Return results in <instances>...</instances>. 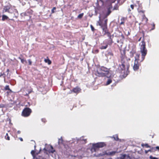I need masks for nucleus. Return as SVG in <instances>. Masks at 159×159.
<instances>
[{
	"label": "nucleus",
	"mask_w": 159,
	"mask_h": 159,
	"mask_svg": "<svg viewBox=\"0 0 159 159\" xmlns=\"http://www.w3.org/2000/svg\"><path fill=\"white\" fill-rule=\"evenodd\" d=\"M116 0H107L106 1V5L107 6V11L103 15H100L99 16V20L98 21L97 23V25L100 26L102 29L103 31L105 33L107 31L106 26L107 25V19H105L104 22H101V18H102L104 19H105L107 16H109L111 12V9H112V7L111 4L115 2ZM120 0H118V2H119Z\"/></svg>",
	"instance_id": "obj_1"
},
{
	"label": "nucleus",
	"mask_w": 159,
	"mask_h": 159,
	"mask_svg": "<svg viewBox=\"0 0 159 159\" xmlns=\"http://www.w3.org/2000/svg\"><path fill=\"white\" fill-rule=\"evenodd\" d=\"M129 66V64L127 60L126 59H124L121 60V64L120 65L119 69L121 70V73H124L126 68L128 69Z\"/></svg>",
	"instance_id": "obj_2"
},
{
	"label": "nucleus",
	"mask_w": 159,
	"mask_h": 159,
	"mask_svg": "<svg viewBox=\"0 0 159 159\" xmlns=\"http://www.w3.org/2000/svg\"><path fill=\"white\" fill-rule=\"evenodd\" d=\"M140 52L142 54V60L141 61L143 60L145 58V57L147 53V50L145 47V43L143 41L142 42V45L140 47Z\"/></svg>",
	"instance_id": "obj_3"
},
{
	"label": "nucleus",
	"mask_w": 159,
	"mask_h": 159,
	"mask_svg": "<svg viewBox=\"0 0 159 159\" xmlns=\"http://www.w3.org/2000/svg\"><path fill=\"white\" fill-rule=\"evenodd\" d=\"M105 146V143L103 142L93 144V147L91 149L92 152H96L99 148H102Z\"/></svg>",
	"instance_id": "obj_4"
},
{
	"label": "nucleus",
	"mask_w": 159,
	"mask_h": 159,
	"mask_svg": "<svg viewBox=\"0 0 159 159\" xmlns=\"http://www.w3.org/2000/svg\"><path fill=\"white\" fill-rule=\"evenodd\" d=\"M31 112V110L29 108H26L23 111L22 113V115L25 117L29 116Z\"/></svg>",
	"instance_id": "obj_5"
},
{
	"label": "nucleus",
	"mask_w": 159,
	"mask_h": 159,
	"mask_svg": "<svg viewBox=\"0 0 159 159\" xmlns=\"http://www.w3.org/2000/svg\"><path fill=\"white\" fill-rule=\"evenodd\" d=\"M97 74H98V76L99 77L106 76L107 78H109L111 76V75L105 73L104 72L99 70V69L97 70Z\"/></svg>",
	"instance_id": "obj_6"
},
{
	"label": "nucleus",
	"mask_w": 159,
	"mask_h": 159,
	"mask_svg": "<svg viewBox=\"0 0 159 159\" xmlns=\"http://www.w3.org/2000/svg\"><path fill=\"white\" fill-rule=\"evenodd\" d=\"M99 70L102 71L105 73L109 74L110 75H111L112 72V71L108 69L104 66H101L100 67L99 69Z\"/></svg>",
	"instance_id": "obj_7"
},
{
	"label": "nucleus",
	"mask_w": 159,
	"mask_h": 159,
	"mask_svg": "<svg viewBox=\"0 0 159 159\" xmlns=\"http://www.w3.org/2000/svg\"><path fill=\"white\" fill-rule=\"evenodd\" d=\"M73 141L74 142H75V141H76L77 143H78L79 141H81L82 142V143H86V139H84L83 137H82L80 138H76L75 139H74Z\"/></svg>",
	"instance_id": "obj_8"
},
{
	"label": "nucleus",
	"mask_w": 159,
	"mask_h": 159,
	"mask_svg": "<svg viewBox=\"0 0 159 159\" xmlns=\"http://www.w3.org/2000/svg\"><path fill=\"white\" fill-rule=\"evenodd\" d=\"M130 157L128 155L121 154L120 157H118V159H130Z\"/></svg>",
	"instance_id": "obj_9"
},
{
	"label": "nucleus",
	"mask_w": 159,
	"mask_h": 159,
	"mask_svg": "<svg viewBox=\"0 0 159 159\" xmlns=\"http://www.w3.org/2000/svg\"><path fill=\"white\" fill-rule=\"evenodd\" d=\"M117 152L115 151H113L111 152L106 151V154L107 155L112 156L115 155Z\"/></svg>",
	"instance_id": "obj_10"
},
{
	"label": "nucleus",
	"mask_w": 159,
	"mask_h": 159,
	"mask_svg": "<svg viewBox=\"0 0 159 159\" xmlns=\"http://www.w3.org/2000/svg\"><path fill=\"white\" fill-rule=\"evenodd\" d=\"M138 61H135L134 62L133 69L135 70H138L139 68V64H138Z\"/></svg>",
	"instance_id": "obj_11"
},
{
	"label": "nucleus",
	"mask_w": 159,
	"mask_h": 159,
	"mask_svg": "<svg viewBox=\"0 0 159 159\" xmlns=\"http://www.w3.org/2000/svg\"><path fill=\"white\" fill-rule=\"evenodd\" d=\"M106 56L108 58L110 59L113 56V54L111 52H108L106 54Z\"/></svg>",
	"instance_id": "obj_12"
},
{
	"label": "nucleus",
	"mask_w": 159,
	"mask_h": 159,
	"mask_svg": "<svg viewBox=\"0 0 159 159\" xmlns=\"http://www.w3.org/2000/svg\"><path fill=\"white\" fill-rule=\"evenodd\" d=\"M81 89L79 87H77L73 89V90L74 93H78L80 92Z\"/></svg>",
	"instance_id": "obj_13"
},
{
	"label": "nucleus",
	"mask_w": 159,
	"mask_h": 159,
	"mask_svg": "<svg viewBox=\"0 0 159 159\" xmlns=\"http://www.w3.org/2000/svg\"><path fill=\"white\" fill-rule=\"evenodd\" d=\"M111 77L108 78V79L107 81V82L106 84L107 85H109V84L111 82H112V77L113 76V75L111 74Z\"/></svg>",
	"instance_id": "obj_14"
},
{
	"label": "nucleus",
	"mask_w": 159,
	"mask_h": 159,
	"mask_svg": "<svg viewBox=\"0 0 159 159\" xmlns=\"http://www.w3.org/2000/svg\"><path fill=\"white\" fill-rule=\"evenodd\" d=\"M10 9V7H4L3 11V12L4 13L6 12H8L9 11V10Z\"/></svg>",
	"instance_id": "obj_15"
},
{
	"label": "nucleus",
	"mask_w": 159,
	"mask_h": 159,
	"mask_svg": "<svg viewBox=\"0 0 159 159\" xmlns=\"http://www.w3.org/2000/svg\"><path fill=\"white\" fill-rule=\"evenodd\" d=\"M8 17L7 16L5 15H3L2 16V20L4 21L5 20H7Z\"/></svg>",
	"instance_id": "obj_16"
},
{
	"label": "nucleus",
	"mask_w": 159,
	"mask_h": 159,
	"mask_svg": "<svg viewBox=\"0 0 159 159\" xmlns=\"http://www.w3.org/2000/svg\"><path fill=\"white\" fill-rule=\"evenodd\" d=\"M139 56L140 54H136V56L135 57V61H138Z\"/></svg>",
	"instance_id": "obj_17"
},
{
	"label": "nucleus",
	"mask_w": 159,
	"mask_h": 159,
	"mask_svg": "<svg viewBox=\"0 0 159 159\" xmlns=\"http://www.w3.org/2000/svg\"><path fill=\"white\" fill-rule=\"evenodd\" d=\"M135 53V52L134 50H132L130 52V56L131 57H133Z\"/></svg>",
	"instance_id": "obj_18"
},
{
	"label": "nucleus",
	"mask_w": 159,
	"mask_h": 159,
	"mask_svg": "<svg viewBox=\"0 0 159 159\" xmlns=\"http://www.w3.org/2000/svg\"><path fill=\"white\" fill-rule=\"evenodd\" d=\"M18 58L21 60V62L22 63L24 64L27 63V61L23 59H21L20 57H19Z\"/></svg>",
	"instance_id": "obj_19"
},
{
	"label": "nucleus",
	"mask_w": 159,
	"mask_h": 159,
	"mask_svg": "<svg viewBox=\"0 0 159 159\" xmlns=\"http://www.w3.org/2000/svg\"><path fill=\"white\" fill-rule=\"evenodd\" d=\"M44 61L46 63H47L49 65H50L51 63V61L48 59H45L44 60Z\"/></svg>",
	"instance_id": "obj_20"
},
{
	"label": "nucleus",
	"mask_w": 159,
	"mask_h": 159,
	"mask_svg": "<svg viewBox=\"0 0 159 159\" xmlns=\"http://www.w3.org/2000/svg\"><path fill=\"white\" fill-rule=\"evenodd\" d=\"M4 89L5 90H8L9 91V92H12L11 90L9 88V85H6Z\"/></svg>",
	"instance_id": "obj_21"
},
{
	"label": "nucleus",
	"mask_w": 159,
	"mask_h": 159,
	"mask_svg": "<svg viewBox=\"0 0 159 159\" xmlns=\"http://www.w3.org/2000/svg\"><path fill=\"white\" fill-rule=\"evenodd\" d=\"M143 20L145 21L146 23L148 20V18L146 17L144 15H143Z\"/></svg>",
	"instance_id": "obj_22"
},
{
	"label": "nucleus",
	"mask_w": 159,
	"mask_h": 159,
	"mask_svg": "<svg viewBox=\"0 0 159 159\" xmlns=\"http://www.w3.org/2000/svg\"><path fill=\"white\" fill-rule=\"evenodd\" d=\"M63 142V140L62 139V138L61 137L60 139H58V144L59 145H61V144H62Z\"/></svg>",
	"instance_id": "obj_23"
},
{
	"label": "nucleus",
	"mask_w": 159,
	"mask_h": 159,
	"mask_svg": "<svg viewBox=\"0 0 159 159\" xmlns=\"http://www.w3.org/2000/svg\"><path fill=\"white\" fill-rule=\"evenodd\" d=\"M105 153H106V151H105V152H103L102 153L99 154L97 156L98 157H100V156H104V155H106V154Z\"/></svg>",
	"instance_id": "obj_24"
},
{
	"label": "nucleus",
	"mask_w": 159,
	"mask_h": 159,
	"mask_svg": "<svg viewBox=\"0 0 159 159\" xmlns=\"http://www.w3.org/2000/svg\"><path fill=\"white\" fill-rule=\"evenodd\" d=\"M115 136H116V137L113 136V137L114 138V139L115 140H116V141L118 140L119 139L118 137V136L117 135H115Z\"/></svg>",
	"instance_id": "obj_25"
},
{
	"label": "nucleus",
	"mask_w": 159,
	"mask_h": 159,
	"mask_svg": "<svg viewBox=\"0 0 159 159\" xmlns=\"http://www.w3.org/2000/svg\"><path fill=\"white\" fill-rule=\"evenodd\" d=\"M107 45H106L105 46H101L100 48L101 49H106L107 47Z\"/></svg>",
	"instance_id": "obj_26"
},
{
	"label": "nucleus",
	"mask_w": 159,
	"mask_h": 159,
	"mask_svg": "<svg viewBox=\"0 0 159 159\" xmlns=\"http://www.w3.org/2000/svg\"><path fill=\"white\" fill-rule=\"evenodd\" d=\"M118 9V6L117 5H116L113 8L114 10H117Z\"/></svg>",
	"instance_id": "obj_27"
},
{
	"label": "nucleus",
	"mask_w": 159,
	"mask_h": 159,
	"mask_svg": "<svg viewBox=\"0 0 159 159\" xmlns=\"http://www.w3.org/2000/svg\"><path fill=\"white\" fill-rule=\"evenodd\" d=\"M83 13H81L78 16V17L79 18H81L83 17Z\"/></svg>",
	"instance_id": "obj_28"
},
{
	"label": "nucleus",
	"mask_w": 159,
	"mask_h": 159,
	"mask_svg": "<svg viewBox=\"0 0 159 159\" xmlns=\"http://www.w3.org/2000/svg\"><path fill=\"white\" fill-rule=\"evenodd\" d=\"M5 138L6 139L9 140H10V137L8 136V134L7 133L6 134V135L5 136Z\"/></svg>",
	"instance_id": "obj_29"
},
{
	"label": "nucleus",
	"mask_w": 159,
	"mask_h": 159,
	"mask_svg": "<svg viewBox=\"0 0 159 159\" xmlns=\"http://www.w3.org/2000/svg\"><path fill=\"white\" fill-rule=\"evenodd\" d=\"M31 154L33 156V157H34L35 156V155H34L35 151L34 150H32L31 151Z\"/></svg>",
	"instance_id": "obj_30"
},
{
	"label": "nucleus",
	"mask_w": 159,
	"mask_h": 159,
	"mask_svg": "<svg viewBox=\"0 0 159 159\" xmlns=\"http://www.w3.org/2000/svg\"><path fill=\"white\" fill-rule=\"evenodd\" d=\"M149 158L150 159H158L156 157H152V156H150L149 157Z\"/></svg>",
	"instance_id": "obj_31"
},
{
	"label": "nucleus",
	"mask_w": 159,
	"mask_h": 159,
	"mask_svg": "<svg viewBox=\"0 0 159 159\" xmlns=\"http://www.w3.org/2000/svg\"><path fill=\"white\" fill-rule=\"evenodd\" d=\"M28 61L29 62V64L30 65H31L32 64V61L30 59H29L28 60Z\"/></svg>",
	"instance_id": "obj_32"
},
{
	"label": "nucleus",
	"mask_w": 159,
	"mask_h": 159,
	"mask_svg": "<svg viewBox=\"0 0 159 159\" xmlns=\"http://www.w3.org/2000/svg\"><path fill=\"white\" fill-rule=\"evenodd\" d=\"M56 9V7H54L52 9V10H51V11H52V13H54V10H55Z\"/></svg>",
	"instance_id": "obj_33"
},
{
	"label": "nucleus",
	"mask_w": 159,
	"mask_h": 159,
	"mask_svg": "<svg viewBox=\"0 0 159 159\" xmlns=\"http://www.w3.org/2000/svg\"><path fill=\"white\" fill-rule=\"evenodd\" d=\"M90 27H91V28L92 30V31H94V28L93 27L92 25H91Z\"/></svg>",
	"instance_id": "obj_34"
},
{
	"label": "nucleus",
	"mask_w": 159,
	"mask_h": 159,
	"mask_svg": "<svg viewBox=\"0 0 159 159\" xmlns=\"http://www.w3.org/2000/svg\"><path fill=\"white\" fill-rule=\"evenodd\" d=\"M144 146L147 148H149L150 146L148 145V144H146L144 145Z\"/></svg>",
	"instance_id": "obj_35"
},
{
	"label": "nucleus",
	"mask_w": 159,
	"mask_h": 159,
	"mask_svg": "<svg viewBox=\"0 0 159 159\" xmlns=\"http://www.w3.org/2000/svg\"><path fill=\"white\" fill-rule=\"evenodd\" d=\"M149 151H150L151 152V150H145V153L147 154L148 153V152Z\"/></svg>",
	"instance_id": "obj_36"
},
{
	"label": "nucleus",
	"mask_w": 159,
	"mask_h": 159,
	"mask_svg": "<svg viewBox=\"0 0 159 159\" xmlns=\"http://www.w3.org/2000/svg\"><path fill=\"white\" fill-rule=\"evenodd\" d=\"M153 28L151 30H153L155 29V24L154 23L153 24Z\"/></svg>",
	"instance_id": "obj_37"
},
{
	"label": "nucleus",
	"mask_w": 159,
	"mask_h": 159,
	"mask_svg": "<svg viewBox=\"0 0 159 159\" xmlns=\"http://www.w3.org/2000/svg\"><path fill=\"white\" fill-rule=\"evenodd\" d=\"M130 7L132 9H134V6L133 5H130Z\"/></svg>",
	"instance_id": "obj_38"
},
{
	"label": "nucleus",
	"mask_w": 159,
	"mask_h": 159,
	"mask_svg": "<svg viewBox=\"0 0 159 159\" xmlns=\"http://www.w3.org/2000/svg\"><path fill=\"white\" fill-rule=\"evenodd\" d=\"M125 20V18H124V17H122L121 19V20L122 21H123Z\"/></svg>",
	"instance_id": "obj_39"
},
{
	"label": "nucleus",
	"mask_w": 159,
	"mask_h": 159,
	"mask_svg": "<svg viewBox=\"0 0 159 159\" xmlns=\"http://www.w3.org/2000/svg\"><path fill=\"white\" fill-rule=\"evenodd\" d=\"M4 75V73H1V74L0 75V77H1L2 76H3Z\"/></svg>",
	"instance_id": "obj_40"
},
{
	"label": "nucleus",
	"mask_w": 159,
	"mask_h": 159,
	"mask_svg": "<svg viewBox=\"0 0 159 159\" xmlns=\"http://www.w3.org/2000/svg\"><path fill=\"white\" fill-rule=\"evenodd\" d=\"M3 107V104H0V108L2 107Z\"/></svg>",
	"instance_id": "obj_41"
},
{
	"label": "nucleus",
	"mask_w": 159,
	"mask_h": 159,
	"mask_svg": "<svg viewBox=\"0 0 159 159\" xmlns=\"http://www.w3.org/2000/svg\"><path fill=\"white\" fill-rule=\"evenodd\" d=\"M156 148L157 149L159 150V146H157L156 147Z\"/></svg>",
	"instance_id": "obj_42"
},
{
	"label": "nucleus",
	"mask_w": 159,
	"mask_h": 159,
	"mask_svg": "<svg viewBox=\"0 0 159 159\" xmlns=\"http://www.w3.org/2000/svg\"><path fill=\"white\" fill-rule=\"evenodd\" d=\"M19 139L21 141H23V139L22 138H19Z\"/></svg>",
	"instance_id": "obj_43"
},
{
	"label": "nucleus",
	"mask_w": 159,
	"mask_h": 159,
	"mask_svg": "<svg viewBox=\"0 0 159 159\" xmlns=\"http://www.w3.org/2000/svg\"><path fill=\"white\" fill-rule=\"evenodd\" d=\"M97 11L96 10H95V15H97Z\"/></svg>",
	"instance_id": "obj_44"
},
{
	"label": "nucleus",
	"mask_w": 159,
	"mask_h": 159,
	"mask_svg": "<svg viewBox=\"0 0 159 159\" xmlns=\"http://www.w3.org/2000/svg\"><path fill=\"white\" fill-rule=\"evenodd\" d=\"M124 22L123 21H122V22L120 23V24L122 25L124 24Z\"/></svg>",
	"instance_id": "obj_45"
},
{
	"label": "nucleus",
	"mask_w": 159,
	"mask_h": 159,
	"mask_svg": "<svg viewBox=\"0 0 159 159\" xmlns=\"http://www.w3.org/2000/svg\"><path fill=\"white\" fill-rule=\"evenodd\" d=\"M17 134H20V130H18L17 132Z\"/></svg>",
	"instance_id": "obj_46"
},
{
	"label": "nucleus",
	"mask_w": 159,
	"mask_h": 159,
	"mask_svg": "<svg viewBox=\"0 0 159 159\" xmlns=\"http://www.w3.org/2000/svg\"><path fill=\"white\" fill-rule=\"evenodd\" d=\"M39 159H46V158H44V157H42V158H40Z\"/></svg>",
	"instance_id": "obj_47"
},
{
	"label": "nucleus",
	"mask_w": 159,
	"mask_h": 159,
	"mask_svg": "<svg viewBox=\"0 0 159 159\" xmlns=\"http://www.w3.org/2000/svg\"><path fill=\"white\" fill-rule=\"evenodd\" d=\"M131 11V10L129 8L128 9V11L129 12L130 11Z\"/></svg>",
	"instance_id": "obj_48"
},
{
	"label": "nucleus",
	"mask_w": 159,
	"mask_h": 159,
	"mask_svg": "<svg viewBox=\"0 0 159 159\" xmlns=\"http://www.w3.org/2000/svg\"><path fill=\"white\" fill-rule=\"evenodd\" d=\"M11 92H9V91L8 90L7 92V93H11Z\"/></svg>",
	"instance_id": "obj_49"
},
{
	"label": "nucleus",
	"mask_w": 159,
	"mask_h": 159,
	"mask_svg": "<svg viewBox=\"0 0 159 159\" xmlns=\"http://www.w3.org/2000/svg\"><path fill=\"white\" fill-rule=\"evenodd\" d=\"M117 42L118 43H120V41L119 40H117Z\"/></svg>",
	"instance_id": "obj_50"
},
{
	"label": "nucleus",
	"mask_w": 159,
	"mask_h": 159,
	"mask_svg": "<svg viewBox=\"0 0 159 159\" xmlns=\"http://www.w3.org/2000/svg\"><path fill=\"white\" fill-rule=\"evenodd\" d=\"M120 45L121 46H122V42H120Z\"/></svg>",
	"instance_id": "obj_51"
},
{
	"label": "nucleus",
	"mask_w": 159,
	"mask_h": 159,
	"mask_svg": "<svg viewBox=\"0 0 159 159\" xmlns=\"http://www.w3.org/2000/svg\"><path fill=\"white\" fill-rule=\"evenodd\" d=\"M121 36H122V38L123 39H124V36L123 35H121Z\"/></svg>",
	"instance_id": "obj_52"
},
{
	"label": "nucleus",
	"mask_w": 159,
	"mask_h": 159,
	"mask_svg": "<svg viewBox=\"0 0 159 159\" xmlns=\"http://www.w3.org/2000/svg\"><path fill=\"white\" fill-rule=\"evenodd\" d=\"M54 151H52L51 152H52V153H53L54 152Z\"/></svg>",
	"instance_id": "obj_53"
},
{
	"label": "nucleus",
	"mask_w": 159,
	"mask_h": 159,
	"mask_svg": "<svg viewBox=\"0 0 159 159\" xmlns=\"http://www.w3.org/2000/svg\"><path fill=\"white\" fill-rule=\"evenodd\" d=\"M51 148H52V149H53V147H52V146H51Z\"/></svg>",
	"instance_id": "obj_54"
},
{
	"label": "nucleus",
	"mask_w": 159,
	"mask_h": 159,
	"mask_svg": "<svg viewBox=\"0 0 159 159\" xmlns=\"http://www.w3.org/2000/svg\"><path fill=\"white\" fill-rule=\"evenodd\" d=\"M108 159H112L111 158H110Z\"/></svg>",
	"instance_id": "obj_55"
},
{
	"label": "nucleus",
	"mask_w": 159,
	"mask_h": 159,
	"mask_svg": "<svg viewBox=\"0 0 159 159\" xmlns=\"http://www.w3.org/2000/svg\"><path fill=\"white\" fill-rule=\"evenodd\" d=\"M141 11V12H143V11Z\"/></svg>",
	"instance_id": "obj_56"
},
{
	"label": "nucleus",
	"mask_w": 159,
	"mask_h": 159,
	"mask_svg": "<svg viewBox=\"0 0 159 159\" xmlns=\"http://www.w3.org/2000/svg\"><path fill=\"white\" fill-rule=\"evenodd\" d=\"M103 22V21H102H102H101V22H103V23L104 22Z\"/></svg>",
	"instance_id": "obj_57"
},
{
	"label": "nucleus",
	"mask_w": 159,
	"mask_h": 159,
	"mask_svg": "<svg viewBox=\"0 0 159 159\" xmlns=\"http://www.w3.org/2000/svg\"><path fill=\"white\" fill-rule=\"evenodd\" d=\"M34 147L35 148L36 146L35 145L34 146Z\"/></svg>",
	"instance_id": "obj_58"
},
{
	"label": "nucleus",
	"mask_w": 159,
	"mask_h": 159,
	"mask_svg": "<svg viewBox=\"0 0 159 159\" xmlns=\"http://www.w3.org/2000/svg\"><path fill=\"white\" fill-rule=\"evenodd\" d=\"M44 150H45V148H44V149H43Z\"/></svg>",
	"instance_id": "obj_59"
}]
</instances>
